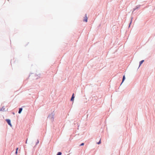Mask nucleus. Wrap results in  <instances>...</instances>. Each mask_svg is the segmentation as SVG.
Here are the masks:
<instances>
[{"instance_id":"nucleus-1","label":"nucleus","mask_w":155,"mask_h":155,"mask_svg":"<svg viewBox=\"0 0 155 155\" xmlns=\"http://www.w3.org/2000/svg\"><path fill=\"white\" fill-rule=\"evenodd\" d=\"M6 121L7 122L8 124L11 127H12V125L11 123L10 120L9 119H6Z\"/></svg>"},{"instance_id":"nucleus-2","label":"nucleus","mask_w":155,"mask_h":155,"mask_svg":"<svg viewBox=\"0 0 155 155\" xmlns=\"http://www.w3.org/2000/svg\"><path fill=\"white\" fill-rule=\"evenodd\" d=\"M87 15L86 14L85 15V16L84 17V18L83 21L85 22H87Z\"/></svg>"},{"instance_id":"nucleus-7","label":"nucleus","mask_w":155,"mask_h":155,"mask_svg":"<svg viewBox=\"0 0 155 155\" xmlns=\"http://www.w3.org/2000/svg\"><path fill=\"white\" fill-rule=\"evenodd\" d=\"M61 154H62V153H61V152H59L58 153V154H57V155H61Z\"/></svg>"},{"instance_id":"nucleus-11","label":"nucleus","mask_w":155,"mask_h":155,"mask_svg":"<svg viewBox=\"0 0 155 155\" xmlns=\"http://www.w3.org/2000/svg\"><path fill=\"white\" fill-rule=\"evenodd\" d=\"M17 153H18V152L17 151H16V152H15V154H17Z\"/></svg>"},{"instance_id":"nucleus-9","label":"nucleus","mask_w":155,"mask_h":155,"mask_svg":"<svg viewBox=\"0 0 155 155\" xmlns=\"http://www.w3.org/2000/svg\"><path fill=\"white\" fill-rule=\"evenodd\" d=\"M84 144V143H81V145H80V146H83Z\"/></svg>"},{"instance_id":"nucleus-6","label":"nucleus","mask_w":155,"mask_h":155,"mask_svg":"<svg viewBox=\"0 0 155 155\" xmlns=\"http://www.w3.org/2000/svg\"><path fill=\"white\" fill-rule=\"evenodd\" d=\"M125 76L124 75L123 77V80H122V83L124 81V80L125 79Z\"/></svg>"},{"instance_id":"nucleus-5","label":"nucleus","mask_w":155,"mask_h":155,"mask_svg":"<svg viewBox=\"0 0 155 155\" xmlns=\"http://www.w3.org/2000/svg\"><path fill=\"white\" fill-rule=\"evenodd\" d=\"M144 60H142L141 61H140L139 67L142 64V63L144 62Z\"/></svg>"},{"instance_id":"nucleus-3","label":"nucleus","mask_w":155,"mask_h":155,"mask_svg":"<svg viewBox=\"0 0 155 155\" xmlns=\"http://www.w3.org/2000/svg\"><path fill=\"white\" fill-rule=\"evenodd\" d=\"M74 94L73 93V94H72V97L71 98V101H74Z\"/></svg>"},{"instance_id":"nucleus-10","label":"nucleus","mask_w":155,"mask_h":155,"mask_svg":"<svg viewBox=\"0 0 155 155\" xmlns=\"http://www.w3.org/2000/svg\"><path fill=\"white\" fill-rule=\"evenodd\" d=\"M18 148H17L16 149V151H18Z\"/></svg>"},{"instance_id":"nucleus-8","label":"nucleus","mask_w":155,"mask_h":155,"mask_svg":"<svg viewBox=\"0 0 155 155\" xmlns=\"http://www.w3.org/2000/svg\"><path fill=\"white\" fill-rule=\"evenodd\" d=\"M97 143L98 144H100L101 143V139H100L99 141L98 142H97Z\"/></svg>"},{"instance_id":"nucleus-4","label":"nucleus","mask_w":155,"mask_h":155,"mask_svg":"<svg viewBox=\"0 0 155 155\" xmlns=\"http://www.w3.org/2000/svg\"><path fill=\"white\" fill-rule=\"evenodd\" d=\"M22 108H20L19 109V111H18V113L19 114H20L22 111Z\"/></svg>"},{"instance_id":"nucleus-12","label":"nucleus","mask_w":155,"mask_h":155,"mask_svg":"<svg viewBox=\"0 0 155 155\" xmlns=\"http://www.w3.org/2000/svg\"><path fill=\"white\" fill-rule=\"evenodd\" d=\"M27 143V141L26 142V143Z\"/></svg>"}]
</instances>
